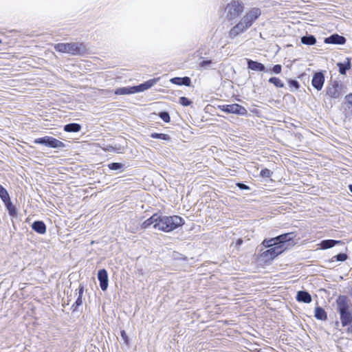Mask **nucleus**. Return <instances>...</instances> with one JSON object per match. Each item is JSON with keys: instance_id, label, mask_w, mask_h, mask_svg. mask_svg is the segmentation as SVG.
Segmentation results:
<instances>
[{"instance_id": "1", "label": "nucleus", "mask_w": 352, "mask_h": 352, "mask_svg": "<svg viewBox=\"0 0 352 352\" xmlns=\"http://www.w3.org/2000/svg\"><path fill=\"white\" fill-rule=\"evenodd\" d=\"M294 237L293 232H288L270 239H265L262 244L269 249L261 253L259 256L261 260L267 263L274 259L288 248Z\"/></svg>"}, {"instance_id": "2", "label": "nucleus", "mask_w": 352, "mask_h": 352, "mask_svg": "<svg viewBox=\"0 0 352 352\" xmlns=\"http://www.w3.org/2000/svg\"><path fill=\"white\" fill-rule=\"evenodd\" d=\"M184 223V219L177 215L165 216L155 213L144 221L142 226L143 228H148L153 226L156 230L169 232L182 226Z\"/></svg>"}, {"instance_id": "3", "label": "nucleus", "mask_w": 352, "mask_h": 352, "mask_svg": "<svg viewBox=\"0 0 352 352\" xmlns=\"http://www.w3.org/2000/svg\"><path fill=\"white\" fill-rule=\"evenodd\" d=\"M261 14V11L258 8H252L249 10L240 21L230 30L228 37L234 39L237 36L244 33L254 24Z\"/></svg>"}, {"instance_id": "4", "label": "nucleus", "mask_w": 352, "mask_h": 352, "mask_svg": "<svg viewBox=\"0 0 352 352\" xmlns=\"http://www.w3.org/2000/svg\"><path fill=\"white\" fill-rule=\"evenodd\" d=\"M336 310L340 315L342 327L352 324V303L350 299L344 295H340L336 299Z\"/></svg>"}, {"instance_id": "5", "label": "nucleus", "mask_w": 352, "mask_h": 352, "mask_svg": "<svg viewBox=\"0 0 352 352\" xmlns=\"http://www.w3.org/2000/svg\"><path fill=\"white\" fill-rule=\"evenodd\" d=\"M245 9L243 1L240 0H232L228 3L224 8L226 19L231 24L234 23L241 15Z\"/></svg>"}, {"instance_id": "6", "label": "nucleus", "mask_w": 352, "mask_h": 352, "mask_svg": "<svg viewBox=\"0 0 352 352\" xmlns=\"http://www.w3.org/2000/svg\"><path fill=\"white\" fill-rule=\"evenodd\" d=\"M54 49L59 52L67 53L72 56L81 55L87 51L82 43H59L54 45Z\"/></svg>"}, {"instance_id": "7", "label": "nucleus", "mask_w": 352, "mask_h": 352, "mask_svg": "<svg viewBox=\"0 0 352 352\" xmlns=\"http://www.w3.org/2000/svg\"><path fill=\"white\" fill-rule=\"evenodd\" d=\"M343 84L338 80H331L325 88L326 96L332 99H338L343 95Z\"/></svg>"}, {"instance_id": "8", "label": "nucleus", "mask_w": 352, "mask_h": 352, "mask_svg": "<svg viewBox=\"0 0 352 352\" xmlns=\"http://www.w3.org/2000/svg\"><path fill=\"white\" fill-rule=\"evenodd\" d=\"M34 142L36 144H42L52 148H59L65 147V144L52 136H44L34 140Z\"/></svg>"}, {"instance_id": "9", "label": "nucleus", "mask_w": 352, "mask_h": 352, "mask_svg": "<svg viewBox=\"0 0 352 352\" xmlns=\"http://www.w3.org/2000/svg\"><path fill=\"white\" fill-rule=\"evenodd\" d=\"M219 109L227 113H234L238 116H245L248 114L247 109L236 103L231 104H223L219 106Z\"/></svg>"}, {"instance_id": "10", "label": "nucleus", "mask_w": 352, "mask_h": 352, "mask_svg": "<svg viewBox=\"0 0 352 352\" xmlns=\"http://www.w3.org/2000/svg\"><path fill=\"white\" fill-rule=\"evenodd\" d=\"M324 80V72H316L312 76L311 85L317 91H320L323 87Z\"/></svg>"}, {"instance_id": "11", "label": "nucleus", "mask_w": 352, "mask_h": 352, "mask_svg": "<svg viewBox=\"0 0 352 352\" xmlns=\"http://www.w3.org/2000/svg\"><path fill=\"white\" fill-rule=\"evenodd\" d=\"M98 279L100 283V289L104 292L107 289L109 286L108 273L105 269H101L98 272Z\"/></svg>"}, {"instance_id": "12", "label": "nucleus", "mask_w": 352, "mask_h": 352, "mask_svg": "<svg viewBox=\"0 0 352 352\" xmlns=\"http://www.w3.org/2000/svg\"><path fill=\"white\" fill-rule=\"evenodd\" d=\"M346 41L344 36L338 34H333L324 38V43L327 44L344 45Z\"/></svg>"}, {"instance_id": "13", "label": "nucleus", "mask_w": 352, "mask_h": 352, "mask_svg": "<svg viewBox=\"0 0 352 352\" xmlns=\"http://www.w3.org/2000/svg\"><path fill=\"white\" fill-rule=\"evenodd\" d=\"M247 65L248 68L252 71L270 72L268 69H266L265 66L263 63L258 61L247 59Z\"/></svg>"}, {"instance_id": "14", "label": "nucleus", "mask_w": 352, "mask_h": 352, "mask_svg": "<svg viewBox=\"0 0 352 352\" xmlns=\"http://www.w3.org/2000/svg\"><path fill=\"white\" fill-rule=\"evenodd\" d=\"M157 82V79L156 78L151 79L138 85L133 86V89H134L135 94L142 92L152 87Z\"/></svg>"}, {"instance_id": "15", "label": "nucleus", "mask_w": 352, "mask_h": 352, "mask_svg": "<svg viewBox=\"0 0 352 352\" xmlns=\"http://www.w3.org/2000/svg\"><path fill=\"white\" fill-rule=\"evenodd\" d=\"M170 82L177 85H185L190 87L191 85V79L188 76L185 77H174L170 78Z\"/></svg>"}, {"instance_id": "16", "label": "nucleus", "mask_w": 352, "mask_h": 352, "mask_svg": "<svg viewBox=\"0 0 352 352\" xmlns=\"http://www.w3.org/2000/svg\"><path fill=\"white\" fill-rule=\"evenodd\" d=\"M84 292V287L82 285H80L78 288L76 290V294H78L77 299L75 302L72 305V309L73 311L77 310V308L82 304V294Z\"/></svg>"}, {"instance_id": "17", "label": "nucleus", "mask_w": 352, "mask_h": 352, "mask_svg": "<svg viewBox=\"0 0 352 352\" xmlns=\"http://www.w3.org/2000/svg\"><path fill=\"white\" fill-rule=\"evenodd\" d=\"M296 298L297 301L304 303H309L312 300L310 294L304 290L298 292Z\"/></svg>"}, {"instance_id": "18", "label": "nucleus", "mask_w": 352, "mask_h": 352, "mask_svg": "<svg viewBox=\"0 0 352 352\" xmlns=\"http://www.w3.org/2000/svg\"><path fill=\"white\" fill-rule=\"evenodd\" d=\"M32 228L36 232L43 234L46 232V225L43 221H35L32 224Z\"/></svg>"}, {"instance_id": "19", "label": "nucleus", "mask_w": 352, "mask_h": 352, "mask_svg": "<svg viewBox=\"0 0 352 352\" xmlns=\"http://www.w3.org/2000/svg\"><path fill=\"white\" fill-rule=\"evenodd\" d=\"M102 150L106 151V152H113V153H122L124 152V146H121L120 145H111V144H107V145H105L102 148Z\"/></svg>"}, {"instance_id": "20", "label": "nucleus", "mask_w": 352, "mask_h": 352, "mask_svg": "<svg viewBox=\"0 0 352 352\" xmlns=\"http://www.w3.org/2000/svg\"><path fill=\"white\" fill-rule=\"evenodd\" d=\"M337 66L339 68V72L340 74L344 75L346 72L351 67V64L349 58L346 59V61L344 63H338Z\"/></svg>"}, {"instance_id": "21", "label": "nucleus", "mask_w": 352, "mask_h": 352, "mask_svg": "<svg viewBox=\"0 0 352 352\" xmlns=\"http://www.w3.org/2000/svg\"><path fill=\"white\" fill-rule=\"evenodd\" d=\"M81 125L78 123H69L64 126V131L69 133H77L81 130Z\"/></svg>"}, {"instance_id": "22", "label": "nucleus", "mask_w": 352, "mask_h": 352, "mask_svg": "<svg viewBox=\"0 0 352 352\" xmlns=\"http://www.w3.org/2000/svg\"><path fill=\"white\" fill-rule=\"evenodd\" d=\"M314 316L320 320H326L327 319V312L321 307H316L315 308Z\"/></svg>"}, {"instance_id": "23", "label": "nucleus", "mask_w": 352, "mask_h": 352, "mask_svg": "<svg viewBox=\"0 0 352 352\" xmlns=\"http://www.w3.org/2000/svg\"><path fill=\"white\" fill-rule=\"evenodd\" d=\"M342 243L340 241H336L333 239H326L323 240L320 243V247L322 249L326 250L334 247L336 244Z\"/></svg>"}, {"instance_id": "24", "label": "nucleus", "mask_w": 352, "mask_h": 352, "mask_svg": "<svg viewBox=\"0 0 352 352\" xmlns=\"http://www.w3.org/2000/svg\"><path fill=\"white\" fill-rule=\"evenodd\" d=\"M116 95H130L135 94L133 87H124L118 88L114 91Z\"/></svg>"}, {"instance_id": "25", "label": "nucleus", "mask_w": 352, "mask_h": 352, "mask_svg": "<svg viewBox=\"0 0 352 352\" xmlns=\"http://www.w3.org/2000/svg\"><path fill=\"white\" fill-rule=\"evenodd\" d=\"M300 41L302 44L307 45H314L316 43V37L311 34L302 36Z\"/></svg>"}, {"instance_id": "26", "label": "nucleus", "mask_w": 352, "mask_h": 352, "mask_svg": "<svg viewBox=\"0 0 352 352\" xmlns=\"http://www.w3.org/2000/svg\"><path fill=\"white\" fill-rule=\"evenodd\" d=\"M3 203H4L8 211V213L10 216L14 217V215L16 214V208L12 204L10 199L6 200V202H3Z\"/></svg>"}, {"instance_id": "27", "label": "nucleus", "mask_w": 352, "mask_h": 352, "mask_svg": "<svg viewBox=\"0 0 352 352\" xmlns=\"http://www.w3.org/2000/svg\"><path fill=\"white\" fill-rule=\"evenodd\" d=\"M150 137L153 139H160L166 141H169L171 139L169 135L159 133H152L150 135Z\"/></svg>"}, {"instance_id": "28", "label": "nucleus", "mask_w": 352, "mask_h": 352, "mask_svg": "<svg viewBox=\"0 0 352 352\" xmlns=\"http://www.w3.org/2000/svg\"><path fill=\"white\" fill-rule=\"evenodd\" d=\"M268 82L273 84L277 88H283L285 85L283 81L277 77H271L269 78Z\"/></svg>"}, {"instance_id": "29", "label": "nucleus", "mask_w": 352, "mask_h": 352, "mask_svg": "<svg viewBox=\"0 0 352 352\" xmlns=\"http://www.w3.org/2000/svg\"><path fill=\"white\" fill-rule=\"evenodd\" d=\"M108 167L112 170H121L122 171L124 164L120 162H112L108 164Z\"/></svg>"}, {"instance_id": "30", "label": "nucleus", "mask_w": 352, "mask_h": 352, "mask_svg": "<svg viewBox=\"0 0 352 352\" xmlns=\"http://www.w3.org/2000/svg\"><path fill=\"white\" fill-rule=\"evenodd\" d=\"M0 198L3 202H6V200L10 199L7 190L1 185H0Z\"/></svg>"}, {"instance_id": "31", "label": "nucleus", "mask_w": 352, "mask_h": 352, "mask_svg": "<svg viewBox=\"0 0 352 352\" xmlns=\"http://www.w3.org/2000/svg\"><path fill=\"white\" fill-rule=\"evenodd\" d=\"M159 117L166 123H168L170 121V117L168 111H160L158 113Z\"/></svg>"}, {"instance_id": "32", "label": "nucleus", "mask_w": 352, "mask_h": 352, "mask_svg": "<svg viewBox=\"0 0 352 352\" xmlns=\"http://www.w3.org/2000/svg\"><path fill=\"white\" fill-rule=\"evenodd\" d=\"M347 254L345 253H339L337 255L334 256L330 262H333L334 259H336L337 261L343 262L347 259Z\"/></svg>"}, {"instance_id": "33", "label": "nucleus", "mask_w": 352, "mask_h": 352, "mask_svg": "<svg viewBox=\"0 0 352 352\" xmlns=\"http://www.w3.org/2000/svg\"><path fill=\"white\" fill-rule=\"evenodd\" d=\"M269 73L278 74L282 71V66L279 64L274 65L272 67L268 69Z\"/></svg>"}, {"instance_id": "34", "label": "nucleus", "mask_w": 352, "mask_h": 352, "mask_svg": "<svg viewBox=\"0 0 352 352\" xmlns=\"http://www.w3.org/2000/svg\"><path fill=\"white\" fill-rule=\"evenodd\" d=\"M179 102L184 107H188L192 104V101L185 96L180 97Z\"/></svg>"}, {"instance_id": "35", "label": "nucleus", "mask_w": 352, "mask_h": 352, "mask_svg": "<svg viewBox=\"0 0 352 352\" xmlns=\"http://www.w3.org/2000/svg\"><path fill=\"white\" fill-rule=\"evenodd\" d=\"M288 84L290 88H294L295 90H297L300 87L299 82L294 79H289L288 80Z\"/></svg>"}, {"instance_id": "36", "label": "nucleus", "mask_w": 352, "mask_h": 352, "mask_svg": "<svg viewBox=\"0 0 352 352\" xmlns=\"http://www.w3.org/2000/svg\"><path fill=\"white\" fill-rule=\"evenodd\" d=\"M272 174H273L272 171H271L268 168L262 169L260 173V175L262 177H265V178L270 177L272 175Z\"/></svg>"}, {"instance_id": "37", "label": "nucleus", "mask_w": 352, "mask_h": 352, "mask_svg": "<svg viewBox=\"0 0 352 352\" xmlns=\"http://www.w3.org/2000/svg\"><path fill=\"white\" fill-rule=\"evenodd\" d=\"M120 336L122 337L124 344L126 345H129V337L124 330H122L120 331Z\"/></svg>"}, {"instance_id": "38", "label": "nucleus", "mask_w": 352, "mask_h": 352, "mask_svg": "<svg viewBox=\"0 0 352 352\" xmlns=\"http://www.w3.org/2000/svg\"><path fill=\"white\" fill-rule=\"evenodd\" d=\"M212 63L211 60H204L199 63V66L201 67H209Z\"/></svg>"}, {"instance_id": "39", "label": "nucleus", "mask_w": 352, "mask_h": 352, "mask_svg": "<svg viewBox=\"0 0 352 352\" xmlns=\"http://www.w3.org/2000/svg\"><path fill=\"white\" fill-rule=\"evenodd\" d=\"M236 186L241 190H250V187L243 183H236Z\"/></svg>"}, {"instance_id": "40", "label": "nucleus", "mask_w": 352, "mask_h": 352, "mask_svg": "<svg viewBox=\"0 0 352 352\" xmlns=\"http://www.w3.org/2000/svg\"><path fill=\"white\" fill-rule=\"evenodd\" d=\"M345 100L349 104L352 105V94H349L345 96Z\"/></svg>"}, {"instance_id": "41", "label": "nucleus", "mask_w": 352, "mask_h": 352, "mask_svg": "<svg viewBox=\"0 0 352 352\" xmlns=\"http://www.w3.org/2000/svg\"><path fill=\"white\" fill-rule=\"evenodd\" d=\"M347 332L352 334V324L347 328Z\"/></svg>"}, {"instance_id": "42", "label": "nucleus", "mask_w": 352, "mask_h": 352, "mask_svg": "<svg viewBox=\"0 0 352 352\" xmlns=\"http://www.w3.org/2000/svg\"><path fill=\"white\" fill-rule=\"evenodd\" d=\"M349 190H350V192L352 193V184H349Z\"/></svg>"}, {"instance_id": "43", "label": "nucleus", "mask_w": 352, "mask_h": 352, "mask_svg": "<svg viewBox=\"0 0 352 352\" xmlns=\"http://www.w3.org/2000/svg\"><path fill=\"white\" fill-rule=\"evenodd\" d=\"M242 243V240L241 239H239L238 241H237V243L238 244H241Z\"/></svg>"}, {"instance_id": "44", "label": "nucleus", "mask_w": 352, "mask_h": 352, "mask_svg": "<svg viewBox=\"0 0 352 352\" xmlns=\"http://www.w3.org/2000/svg\"><path fill=\"white\" fill-rule=\"evenodd\" d=\"M338 324H339V322H338V321H337V322H336V326H338Z\"/></svg>"}]
</instances>
